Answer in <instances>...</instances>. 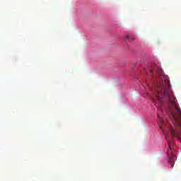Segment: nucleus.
<instances>
[{"label":"nucleus","instance_id":"39448f33","mask_svg":"<svg viewBox=\"0 0 181 181\" xmlns=\"http://www.w3.org/2000/svg\"><path fill=\"white\" fill-rule=\"evenodd\" d=\"M125 40H127V42H134V40H135V38H133L130 35H127L126 36Z\"/></svg>","mask_w":181,"mask_h":181},{"label":"nucleus","instance_id":"f03ea898","mask_svg":"<svg viewBox=\"0 0 181 181\" xmlns=\"http://www.w3.org/2000/svg\"><path fill=\"white\" fill-rule=\"evenodd\" d=\"M170 134L171 135L175 138L177 137L178 140H180V142L181 144V139H180V136H179V134H177V132H176L175 130H174V129H170Z\"/></svg>","mask_w":181,"mask_h":181},{"label":"nucleus","instance_id":"7ed1b4c3","mask_svg":"<svg viewBox=\"0 0 181 181\" xmlns=\"http://www.w3.org/2000/svg\"><path fill=\"white\" fill-rule=\"evenodd\" d=\"M169 112L171 117L173 118L174 121H177V117L176 116V114L173 111H172V109L170 107L169 108Z\"/></svg>","mask_w":181,"mask_h":181},{"label":"nucleus","instance_id":"f257e3e1","mask_svg":"<svg viewBox=\"0 0 181 181\" xmlns=\"http://www.w3.org/2000/svg\"><path fill=\"white\" fill-rule=\"evenodd\" d=\"M155 98L153 99L154 103H158L159 108L158 110V117L161 122H163V117H160L162 109L160 107L163 105V101H172L173 93L170 91V81L168 76H163L160 87L155 92Z\"/></svg>","mask_w":181,"mask_h":181},{"label":"nucleus","instance_id":"6e6552de","mask_svg":"<svg viewBox=\"0 0 181 181\" xmlns=\"http://www.w3.org/2000/svg\"><path fill=\"white\" fill-rule=\"evenodd\" d=\"M160 128H162V127L160 126Z\"/></svg>","mask_w":181,"mask_h":181},{"label":"nucleus","instance_id":"20e7f679","mask_svg":"<svg viewBox=\"0 0 181 181\" xmlns=\"http://www.w3.org/2000/svg\"><path fill=\"white\" fill-rule=\"evenodd\" d=\"M156 71L158 73V74H160V76H163V70H162V68L158 66H156Z\"/></svg>","mask_w":181,"mask_h":181},{"label":"nucleus","instance_id":"423d86ee","mask_svg":"<svg viewBox=\"0 0 181 181\" xmlns=\"http://www.w3.org/2000/svg\"><path fill=\"white\" fill-rule=\"evenodd\" d=\"M149 70H150V73H151V74H153V73H154V71H155V69H150Z\"/></svg>","mask_w":181,"mask_h":181},{"label":"nucleus","instance_id":"0eeeda50","mask_svg":"<svg viewBox=\"0 0 181 181\" xmlns=\"http://www.w3.org/2000/svg\"><path fill=\"white\" fill-rule=\"evenodd\" d=\"M169 148L170 149H172V146H170V144H169Z\"/></svg>","mask_w":181,"mask_h":181}]
</instances>
